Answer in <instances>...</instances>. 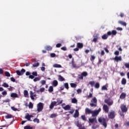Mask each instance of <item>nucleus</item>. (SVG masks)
Returning a JSON list of instances; mask_svg holds the SVG:
<instances>
[{
	"label": "nucleus",
	"instance_id": "nucleus-11",
	"mask_svg": "<svg viewBox=\"0 0 129 129\" xmlns=\"http://www.w3.org/2000/svg\"><path fill=\"white\" fill-rule=\"evenodd\" d=\"M57 104V102L56 101H53L51 103L50 106H49V108L50 109H53L54 108V106Z\"/></svg>",
	"mask_w": 129,
	"mask_h": 129
},
{
	"label": "nucleus",
	"instance_id": "nucleus-42",
	"mask_svg": "<svg viewBox=\"0 0 129 129\" xmlns=\"http://www.w3.org/2000/svg\"><path fill=\"white\" fill-rule=\"evenodd\" d=\"M64 87L66 88V89H69V85L68 84V83H64Z\"/></svg>",
	"mask_w": 129,
	"mask_h": 129
},
{
	"label": "nucleus",
	"instance_id": "nucleus-49",
	"mask_svg": "<svg viewBox=\"0 0 129 129\" xmlns=\"http://www.w3.org/2000/svg\"><path fill=\"white\" fill-rule=\"evenodd\" d=\"M95 59V56L94 55H91L90 60L91 61H93Z\"/></svg>",
	"mask_w": 129,
	"mask_h": 129
},
{
	"label": "nucleus",
	"instance_id": "nucleus-31",
	"mask_svg": "<svg viewBox=\"0 0 129 129\" xmlns=\"http://www.w3.org/2000/svg\"><path fill=\"white\" fill-rule=\"evenodd\" d=\"M76 124L79 127V129H81V124L79 123V121H77Z\"/></svg>",
	"mask_w": 129,
	"mask_h": 129
},
{
	"label": "nucleus",
	"instance_id": "nucleus-63",
	"mask_svg": "<svg viewBox=\"0 0 129 129\" xmlns=\"http://www.w3.org/2000/svg\"><path fill=\"white\" fill-rule=\"evenodd\" d=\"M92 96H93L92 93H90L89 95L88 96V98H91Z\"/></svg>",
	"mask_w": 129,
	"mask_h": 129
},
{
	"label": "nucleus",
	"instance_id": "nucleus-32",
	"mask_svg": "<svg viewBox=\"0 0 129 129\" xmlns=\"http://www.w3.org/2000/svg\"><path fill=\"white\" fill-rule=\"evenodd\" d=\"M72 103H77V99L75 98H73L72 99Z\"/></svg>",
	"mask_w": 129,
	"mask_h": 129
},
{
	"label": "nucleus",
	"instance_id": "nucleus-60",
	"mask_svg": "<svg viewBox=\"0 0 129 129\" xmlns=\"http://www.w3.org/2000/svg\"><path fill=\"white\" fill-rule=\"evenodd\" d=\"M10 101H11V100L10 99H7L4 100V102L7 103V102H10Z\"/></svg>",
	"mask_w": 129,
	"mask_h": 129
},
{
	"label": "nucleus",
	"instance_id": "nucleus-52",
	"mask_svg": "<svg viewBox=\"0 0 129 129\" xmlns=\"http://www.w3.org/2000/svg\"><path fill=\"white\" fill-rule=\"evenodd\" d=\"M50 56L52 58H54V57H56V54H55L54 53H52L50 54Z\"/></svg>",
	"mask_w": 129,
	"mask_h": 129
},
{
	"label": "nucleus",
	"instance_id": "nucleus-26",
	"mask_svg": "<svg viewBox=\"0 0 129 129\" xmlns=\"http://www.w3.org/2000/svg\"><path fill=\"white\" fill-rule=\"evenodd\" d=\"M53 67H54V68H62V66L55 63L53 64Z\"/></svg>",
	"mask_w": 129,
	"mask_h": 129
},
{
	"label": "nucleus",
	"instance_id": "nucleus-40",
	"mask_svg": "<svg viewBox=\"0 0 129 129\" xmlns=\"http://www.w3.org/2000/svg\"><path fill=\"white\" fill-rule=\"evenodd\" d=\"M34 122H37V123H39V122H40V120L37 118H35L34 120H33Z\"/></svg>",
	"mask_w": 129,
	"mask_h": 129
},
{
	"label": "nucleus",
	"instance_id": "nucleus-4",
	"mask_svg": "<svg viewBox=\"0 0 129 129\" xmlns=\"http://www.w3.org/2000/svg\"><path fill=\"white\" fill-rule=\"evenodd\" d=\"M101 111V108H99L98 110L92 111V116L94 117L95 116H97L98 114H99V112Z\"/></svg>",
	"mask_w": 129,
	"mask_h": 129
},
{
	"label": "nucleus",
	"instance_id": "nucleus-19",
	"mask_svg": "<svg viewBox=\"0 0 129 129\" xmlns=\"http://www.w3.org/2000/svg\"><path fill=\"white\" fill-rule=\"evenodd\" d=\"M52 85L54 87H56V86L58 85V81L56 80H53L52 82Z\"/></svg>",
	"mask_w": 129,
	"mask_h": 129
},
{
	"label": "nucleus",
	"instance_id": "nucleus-28",
	"mask_svg": "<svg viewBox=\"0 0 129 129\" xmlns=\"http://www.w3.org/2000/svg\"><path fill=\"white\" fill-rule=\"evenodd\" d=\"M12 117H13V115L11 114H8L7 115L5 116V118H6V119L12 118Z\"/></svg>",
	"mask_w": 129,
	"mask_h": 129
},
{
	"label": "nucleus",
	"instance_id": "nucleus-39",
	"mask_svg": "<svg viewBox=\"0 0 129 129\" xmlns=\"http://www.w3.org/2000/svg\"><path fill=\"white\" fill-rule=\"evenodd\" d=\"M58 115L57 114H51L50 115L51 118H54V117H56Z\"/></svg>",
	"mask_w": 129,
	"mask_h": 129
},
{
	"label": "nucleus",
	"instance_id": "nucleus-1",
	"mask_svg": "<svg viewBox=\"0 0 129 129\" xmlns=\"http://www.w3.org/2000/svg\"><path fill=\"white\" fill-rule=\"evenodd\" d=\"M117 34L116 30H112L111 31H108L106 34H105L102 36V39L103 40H106L108 38V36H115Z\"/></svg>",
	"mask_w": 129,
	"mask_h": 129
},
{
	"label": "nucleus",
	"instance_id": "nucleus-23",
	"mask_svg": "<svg viewBox=\"0 0 129 129\" xmlns=\"http://www.w3.org/2000/svg\"><path fill=\"white\" fill-rule=\"evenodd\" d=\"M89 122H91V123H93L94 121L96 122V118H89Z\"/></svg>",
	"mask_w": 129,
	"mask_h": 129
},
{
	"label": "nucleus",
	"instance_id": "nucleus-43",
	"mask_svg": "<svg viewBox=\"0 0 129 129\" xmlns=\"http://www.w3.org/2000/svg\"><path fill=\"white\" fill-rule=\"evenodd\" d=\"M99 37V34H96L93 36V38L95 39H98Z\"/></svg>",
	"mask_w": 129,
	"mask_h": 129
},
{
	"label": "nucleus",
	"instance_id": "nucleus-8",
	"mask_svg": "<svg viewBox=\"0 0 129 129\" xmlns=\"http://www.w3.org/2000/svg\"><path fill=\"white\" fill-rule=\"evenodd\" d=\"M103 110L106 113H108V111H109V108H108V106L106 104H104L103 106Z\"/></svg>",
	"mask_w": 129,
	"mask_h": 129
},
{
	"label": "nucleus",
	"instance_id": "nucleus-45",
	"mask_svg": "<svg viewBox=\"0 0 129 129\" xmlns=\"http://www.w3.org/2000/svg\"><path fill=\"white\" fill-rule=\"evenodd\" d=\"M16 73H17V75H19V76H21V75H22L21 71H20L19 70L16 71Z\"/></svg>",
	"mask_w": 129,
	"mask_h": 129
},
{
	"label": "nucleus",
	"instance_id": "nucleus-18",
	"mask_svg": "<svg viewBox=\"0 0 129 129\" xmlns=\"http://www.w3.org/2000/svg\"><path fill=\"white\" fill-rule=\"evenodd\" d=\"M64 110H70L71 109V106L69 105H67L64 107H63Z\"/></svg>",
	"mask_w": 129,
	"mask_h": 129
},
{
	"label": "nucleus",
	"instance_id": "nucleus-56",
	"mask_svg": "<svg viewBox=\"0 0 129 129\" xmlns=\"http://www.w3.org/2000/svg\"><path fill=\"white\" fill-rule=\"evenodd\" d=\"M116 30H117V31H122V28L117 27L116 28Z\"/></svg>",
	"mask_w": 129,
	"mask_h": 129
},
{
	"label": "nucleus",
	"instance_id": "nucleus-13",
	"mask_svg": "<svg viewBox=\"0 0 129 129\" xmlns=\"http://www.w3.org/2000/svg\"><path fill=\"white\" fill-rule=\"evenodd\" d=\"M30 98L32 99V100H34V99H35V98L34 97H36V95L34 94V93H33V91H30Z\"/></svg>",
	"mask_w": 129,
	"mask_h": 129
},
{
	"label": "nucleus",
	"instance_id": "nucleus-55",
	"mask_svg": "<svg viewBox=\"0 0 129 129\" xmlns=\"http://www.w3.org/2000/svg\"><path fill=\"white\" fill-rule=\"evenodd\" d=\"M61 49L62 50V51H67V48L65 46L61 47Z\"/></svg>",
	"mask_w": 129,
	"mask_h": 129
},
{
	"label": "nucleus",
	"instance_id": "nucleus-22",
	"mask_svg": "<svg viewBox=\"0 0 129 129\" xmlns=\"http://www.w3.org/2000/svg\"><path fill=\"white\" fill-rule=\"evenodd\" d=\"M118 24H120V25H121L122 26H126V23L122 21H119L118 22Z\"/></svg>",
	"mask_w": 129,
	"mask_h": 129
},
{
	"label": "nucleus",
	"instance_id": "nucleus-16",
	"mask_svg": "<svg viewBox=\"0 0 129 129\" xmlns=\"http://www.w3.org/2000/svg\"><path fill=\"white\" fill-rule=\"evenodd\" d=\"M85 111H86V114H92V110H91V109H90L88 108H86L85 109Z\"/></svg>",
	"mask_w": 129,
	"mask_h": 129
},
{
	"label": "nucleus",
	"instance_id": "nucleus-44",
	"mask_svg": "<svg viewBox=\"0 0 129 129\" xmlns=\"http://www.w3.org/2000/svg\"><path fill=\"white\" fill-rule=\"evenodd\" d=\"M40 78H35L33 79L34 82H37V81H40Z\"/></svg>",
	"mask_w": 129,
	"mask_h": 129
},
{
	"label": "nucleus",
	"instance_id": "nucleus-38",
	"mask_svg": "<svg viewBox=\"0 0 129 129\" xmlns=\"http://www.w3.org/2000/svg\"><path fill=\"white\" fill-rule=\"evenodd\" d=\"M70 85H71V87H73V88H75L77 86L76 84H74L73 83H71Z\"/></svg>",
	"mask_w": 129,
	"mask_h": 129
},
{
	"label": "nucleus",
	"instance_id": "nucleus-37",
	"mask_svg": "<svg viewBox=\"0 0 129 129\" xmlns=\"http://www.w3.org/2000/svg\"><path fill=\"white\" fill-rule=\"evenodd\" d=\"M5 76L7 77H11V74L9 72H5Z\"/></svg>",
	"mask_w": 129,
	"mask_h": 129
},
{
	"label": "nucleus",
	"instance_id": "nucleus-30",
	"mask_svg": "<svg viewBox=\"0 0 129 129\" xmlns=\"http://www.w3.org/2000/svg\"><path fill=\"white\" fill-rule=\"evenodd\" d=\"M48 91L49 92H53V91H54V88H53V86H51L49 87Z\"/></svg>",
	"mask_w": 129,
	"mask_h": 129
},
{
	"label": "nucleus",
	"instance_id": "nucleus-33",
	"mask_svg": "<svg viewBox=\"0 0 129 129\" xmlns=\"http://www.w3.org/2000/svg\"><path fill=\"white\" fill-rule=\"evenodd\" d=\"M2 86H3V87H5L6 88H8V87H9V84H7V83H4Z\"/></svg>",
	"mask_w": 129,
	"mask_h": 129
},
{
	"label": "nucleus",
	"instance_id": "nucleus-24",
	"mask_svg": "<svg viewBox=\"0 0 129 129\" xmlns=\"http://www.w3.org/2000/svg\"><path fill=\"white\" fill-rule=\"evenodd\" d=\"M11 97H13V98L19 97V96H18V94H17L16 93H12L11 94Z\"/></svg>",
	"mask_w": 129,
	"mask_h": 129
},
{
	"label": "nucleus",
	"instance_id": "nucleus-54",
	"mask_svg": "<svg viewBox=\"0 0 129 129\" xmlns=\"http://www.w3.org/2000/svg\"><path fill=\"white\" fill-rule=\"evenodd\" d=\"M81 117H82V119L83 120H84L85 121H86V117H85V115H82Z\"/></svg>",
	"mask_w": 129,
	"mask_h": 129
},
{
	"label": "nucleus",
	"instance_id": "nucleus-29",
	"mask_svg": "<svg viewBox=\"0 0 129 129\" xmlns=\"http://www.w3.org/2000/svg\"><path fill=\"white\" fill-rule=\"evenodd\" d=\"M121 84L123 85H125L126 84V80L124 78H123L121 81Z\"/></svg>",
	"mask_w": 129,
	"mask_h": 129
},
{
	"label": "nucleus",
	"instance_id": "nucleus-25",
	"mask_svg": "<svg viewBox=\"0 0 129 129\" xmlns=\"http://www.w3.org/2000/svg\"><path fill=\"white\" fill-rule=\"evenodd\" d=\"M45 50H47V51H51V50H52V48L51 46L47 45L45 47Z\"/></svg>",
	"mask_w": 129,
	"mask_h": 129
},
{
	"label": "nucleus",
	"instance_id": "nucleus-9",
	"mask_svg": "<svg viewBox=\"0 0 129 129\" xmlns=\"http://www.w3.org/2000/svg\"><path fill=\"white\" fill-rule=\"evenodd\" d=\"M31 117H34V116H33V115H30L29 113H27L25 117V118H26V119H27L28 121H32V120H31Z\"/></svg>",
	"mask_w": 129,
	"mask_h": 129
},
{
	"label": "nucleus",
	"instance_id": "nucleus-41",
	"mask_svg": "<svg viewBox=\"0 0 129 129\" xmlns=\"http://www.w3.org/2000/svg\"><path fill=\"white\" fill-rule=\"evenodd\" d=\"M102 90H107V86H103L102 87Z\"/></svg>",
	"mask_w": 129,
	"mask_h": 129
},
{
	"label": "nucleus",
	"instance_id": "nucleus-62",
	"mask_svg": "<svg viewBox=\"0 0 129 129\" xmlns=\"http://www.w3.org/2000/svg\"><path fill=\"white\" fill-rule=\"evenodd\" d=\"M40 92H44V91H45V89L44 88H41L40 89Z\"/></svg>",
	"mask_w": 129,
	"mask_h": 129
},
{
	"label": "nucleus",
	"instance_id": "nucleus-3",
	"mask_svg": "<svg viewBox=\"0 0 129 129\" xmlns=\"http://www.w3.org/2000/svg\"><path fill=\"white\" fill-rule=\"evenodd\" d=\"M90 105L92 107H96L97 106V99L95 97L92 99Z\"/></svg>",
	"mask_w": 129,
	"mask_h": 129
},
{
	"label": "nucleus",
	"instance_id": "nucleus-64",
	"mask_svg": "<svg viewBox=\"0 0 129 129\" xmlns=\"http://www.w3.org/2000/svg\"><path fill=\"white\" fill-rule=\"evenodd\" d=\"M2 94H3V95H7V91H3L2 92Z\"/></svg>",
	"mask_w": 129,
	"mask_h": 129
},
{
	"label": "nucleus",
	"instance_id": "nucleus-15",
	"mask_svg": "<svg viewBox=\"0 0 129 129\" xmlns=\"http://www.w3.org/2000/svg\"><path fill=\"white\" fill-rule=\"evenodd\" d=\"M113 60L116 61V62H118V61H121V56H115L114 58H113Z\"/></svg>",
	"mask_w": 129,
	"mask_h": 129
},
{
	"label": "nucleus",
	"instance_id": "nucleus-47",
	"mask_svg": "<svg viewBox=\"0 0 129 129\" xmlns=\"http://www.w3.org/2000/svg\"><path fill=\"white\" fill-rule=\"evenodd\" d=\"M124 66H125V68H127L128 69H129V62L125 63Z\"/></svg>",
	"mask_w": 129,
	"mask_h": 129
},
{
	"label": "nucleus",
	"instance_id": "nucleus-2",
	"mask_svg": "<svg viewBox=\"0 0 129 129\" xmlns=\"http://www.w3.org/2000/svg\"><path fill=\"white\" fill-rule=\"evenodd\" d=\"M98 121L101 124H102L105 128L107 126V123H106V119L104 117H100L98 118Z\"/></svg>",
	"mask_w": 129,
	"mask_h": 129
},
{
	"label": "nucleus",
	"instance_id": "nucleus-21",
	"mask_svg": "<svg viewBox=\"0 0 129 129\" xmlns=\"http://www.w3.org/2000/svg\"><path fill=\"white\" fill-rule=\"evenodd\" d=\"M24 95L25 97L28 98L29 97V93L28 92L27 90L24 91Z\"/></svg>",
	"mask_w": 129,
	"mask_h": 129
},
{
	"label": "nucleus",
	"instance_id": "nucleus-20",
	"mask_svg": "<svg viewBox=\"0 0 129 129\" xmlns=\"http://www.w3.org/2000/svg\"><path fill=\"white\" fill-rule=\"evenodd\" d=\"M79 116V112H78V110H76L75 113L74 114V117H78Z\"/></svg>",
	"mask_w": 129,
	"mask_h": 129
},
{
	"label": "nucleus",
	"instance_id": "nucleus-6",
	"mask_svg": "<svg viewBox=\"0 0 129 129\" xmlns=\"http://www.w3.org/2000/svg\"><path fill=\"white\" fill-rule=\"evenodd\" d=\"M43 103L40 102L37 104V111L38 112H41L43 110Z\"/></svg>",
	"mask_w": 129,
	"mask_h": 129
},
{
	"label": "nucleus",
	"instance_id": "nucleus-59",
	"mask_svg": "<svg viewBox=\"0 0 129 129\" xmlns=\"http://www.w3.org/2000/svg\"><path fill=\"white\" fill-rule=\"evenodd\" d=\"M77 47H78V48H81V43H78Z\"/></svg>",
	"mask_w": 129,
	"mask_h": 129
},
{
	"label": "nucleus",
	"instance_id": "nucleus-61",
	"mask_svg": "<svg viewBox=\"0 0 129 129\" xmlns=\"http://www.w3.org/2000/svg\"><path fill=\"white\" fill-rule=\"evenodd\" d=\"M11 80L12 82H16V79H15L14 77L11 78Z\"/></svg>",
	"mask_w": 129,
	"mask_h": 129
},
{
	"label": "nucleus",
	"instance_id": "nucleus-10",
	"mask_svg": "<svg viewBox=\"0 0 129 129\" xmlns=\"http://www.w3.org/2000/svg\"><path fill=\"white\" fill-rule=\"evenodd\" d=\"M32 74V75H30L29 77L30 79H34V78H35V76H38V73H37V72H33Z\"/></svg>",
	"mask_w": 129,
	"mask_h": 129
},
{
	"label": "nucleus",
	"instance_id": "nucleus-50",
	"mask_svg": "<svg viewBox=\"0 0 129 129\" xmlns=\"http://www.w3.org/2000/svg\"><path fill=\"white\" fill-rule=\"evenodd\" d=\"M20 72L21 73V74L23 75L24 74V73H25V72H26V70L24 69H22Z\"/></svg>",
	"mask_w": 129,
	"mask_h": 129
},
{
	"label": "nucleus",
	"instance_id": "nucleus-46",
	"mask_svg": "<svg viewBox=\"0 0 129 129\" xmlns=\"http://www.w3.org/2000/svg\"><path fill=\"white\" fill-rule=\"evenodd\" d=\"M33 106L34 105H33V103H32V102H30L29 105V108H33Z\"/></svg>",
	"mask_w": 129,
	"mask_h": 129
},
{
	"label": "nucleus",
	"instance_id": "nucleus-48",
	"mask_svg": "<svg viewBox=\"0 0 129 129\" xmlns=\"http://www.w3.org/2000/svg\"><path fill=\"white\" fill-rule=\"evenodd\" d=\"M39 65H40V63H39V62H37L35 64H33V67H38L39 66Z\"/></svg>",
	"mask_w": 129,
	"mask_h": 129
},
{
	"label": "nucleus",
	"instance_id": "nucleus-7",
	"mask_svg": "<svg viewBox=\"0 0 129 129\" xmlns=\"http://www.w3.org/2000/svg\"><path fill=\"white\" fill-rule=\"evenodd\" d=\"M120 107L122 112H126V111H127V107H126V105L123 104L120 105Z\"/></svg>",
	"mask_w": 129,
	"mask_h": 129
},
{
	"label": "nucleus",
	"instance_id": "nucleus-27",
	"mask_svg": "<svg viewBox=\"0 0 129 129\" xmlns=\"http://www.w3.org/2000/svg\"><path fill=\"white\" fill-rule=\"evenodd\" d=\"M58 80L59 81H64L65 80V79L63 78L61 75H58Z\"/></svg>",
	"mask_w": 129,
	"mask_h": 129
},
{
	"label": "nucleus",
	"instance_id": "nucleus-57",
	"mask_svg": "<svg viewBox=\"0 0 129 129\" xmlns=\"http://www.w3.org/2000/svg\"><path fill=\"white\" fill-rule=\"evenodd\" d=\"M57 105H59V104H61V103H62L63 102V100H61V101H57Z\"/></svg>",
	"mask_w": 129,
	"mask_h": 129
},
{
	"label": "nucleus",
	"instance_id": "nucleus-58",
	"mask_svg": "<svg viewBox=\"0 0 129 129\" xmlns=\"http://www.w3.org/2000/svg\"><path fill=\"white\" fill-rule=\"evenodd\" d=\"M114 54L115 55H119V51H115V52H114Z\"/></svg>",
	"mask_w": 129,
	"mask_h": 129
},
{
	"label": "nucleus",
	"instance_id": "nucleus-17",
	"mask_svg": "<svg viewBox=\"0 0 129 129\" xmlns=\"http://www.w3.org/2000/svg\"><path fill=\"white\" fill-rule=\"evenodd\" d=\"M126 97V94H125V93H122L120 95L119 98H120V99H124Z\"/></svg>",
	"mask_w": 129,
	"mask_h": 129
},
{
	"label": "nucleus",
	"instance_id": "nucleus-34",
	"mask_svg": "<svg viewBox=\"0 0 129 129\" xmlns=\"http://www.w3.org/2000/svg\"><path fill=\"white\" fill-rule=\"evenodd\" d=\"M95 88L98 89L99 87H100V85L99 84V83H96L95 85Z\"/></svg>",
	"mask_w": 129,
	"mask_h": 129
},
{
	"label": "nucleus",
	"instance_id": "nucleus-53",
	"mask_svg": "<svg viewBox=\"0 0 129 129\" xmlns=\"http://www.w3.org/2000/svg\"><path fill=\"white\" fill-rule=\"evenodd\" d=\"M61 46H62V44L61 43H57L56 45V48H60V47H61Z\"/></svg>",
	"mask_w": 129,
	"mask_h": 129
},
{
	"label": "nucleus",
	"instance_id": "nucleus-5",
	"mask_svg": "<svg viewBox=\"0 0 129 129\" xmlns=\"http://www.w3.org/2000/svg\"><path fill=\"white\" fill-rule=\"evenodd\" d=\"M105 103H106L108 106H111L113 104V101L110 99H105L104 100Z\"/></svg>",
	"mask_w": 129,
	"mask_h": 129
},
{
	"label": "nucleus",
	"instance_id": "nucleus-35",
	"mask_svg": "<svg viewBox=\"0 0 129 129\" xmlns=\"http://www.w3.org/2000/svg\"><path fill=\"white\" fill-rule=\"evenodd\" d=\"M89 84H90V85H91V86L92 87L93 86V85H94L95 84V82L90 81V82H89Z\"/></svg>",
	"mask_w": 129,
	"mask_h": 129
},
{
	"label": "nucleus",
	"instance_id": "nucleus-14",
	"mask_svg": "<svg viewBox=\"0 0 129 129\" xmlns=\"http://www.w3.org/2000/svg\"><path fill=\"white\" fill-rule=\"evenodd\" d=\"M109 118H114V111L111 112L108 114Z\"/></svg>",
	"mask_w": 129,
	"mask_h": 129
},
{
	"label": "nucleus",
	"instance_id": "nucleus-12",
	"mask_svg": "<svg viewBox=\"0 0 129 129\" xmlns=\"http://www.w3.org/2000/svg\"><path fill=\"white\" fill-rule=\"evenodd\" d=\"M88 76V73L87 72H84L81 74V80H83L84 77H86Z\"/></svg>",
	"mask_w": 129,
	"mask_h": 129
},
{
	"label": "nucleus",
	"instance_id": "nucleus-51",
	"mask_svg": "<svg viewBox=\"0 0 129 129\" xmlns=\"http://www.w3.org/2000/svg\"><path fill=\"white\" fill-rule=\"evenodd\" d=\"M41 84H42V85H45V84H46V81L42 80L41 81Z\"/></svg>",
	"mask_w": 129,
	"mask_h": 129
},
{
	"label": "nucleus",
	"instance_id": "nucleus-36",
	"mask_svg": "<svg viewBox=\"0 0 129 129\" xmlns=\"http://www.w3.org/2000/svg\"><path fill=\"white\" fill-rule=\"evenodd\" d=\"M24 129H33V127L30 125H26L24 126Z\"/></svg>",
	"mask_w": 129,
	"mask_h": 129
}]
</instances>
